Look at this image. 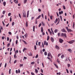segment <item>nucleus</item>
<instances>
[{
	"mask_svg": "<svg viewBox=\"0 0 75 75\" xmlns=\"http://www.w3.org/2000/svg\"><path fill=\"white\" fill-rule=\"evenodd\" d=\"M48 30L49 32V33H50V35H52V33H51V31L49 29H48Z\"/></svg>",
	"mask_w": 75,
	"mask_h": 75,
	"instance_id": "obj_14",
	"label": "nucleus"
},
{
	"mask_svg": "<svg viewBox=\"0 0 75 75\" xmlns=\"http://www.w3.org/2000/svg\"><path fill=\"white\" fill-rule=\"evenodd\" d=\"M8 33L9 34H10V35H11V32H9Z\"/></svg>",
	"mask_w": 75,
	"mask_h": 75,
	"instance_id": "obj_53",
	"label": "nucleus"
},
{
	"mask_svg": "<svg viewBox=\"0 0 75 75\" xmlns=\"http://www.w3.org/2000/svg\"><path fill=\"white\" fill-rule=\"evenodd\" d=\"M53 64L55 66V67H56V68H57V69L58 68V66L57 65V64H56L55 63H54Z\"/></svg>",
	"mask_w": 75,
	"mask_h": 75,
	"instance_id": "obj_7",
	"label": "nucleus"
},
{
	"mask_svg": "<svg viewBox=\"0 0 75 75\" xmlns=\"http://www.w3.org/2000/svg\"><path fill=\"white\" fill-rule=\"evenodd\" d=\"M16 51L15 52V54L14 55V58H16L17 56H16Z\"/></svg>",
	"mask_w": 75,
	"mask_h": 75,
	"instance_id": "obj_12",
	"label": "nucleus"
},
{
	"mask_svg": "<svg viewBox=\"0 0 75 75\" xmlns=\"http://www.w3.org/2000/svg\"><path fill=\"white\" fill-rule=\"evenodd\" d=\"M68 50L69 51V52H71L72 51V50H71L70 49H69Z\"/></svg>",
	"mask_w": 75,
	"mask_h": 75,
	"instance_id": "obj_35",
	"label": "nucleus"
},
{
	"mask_svg": "<svg viewBox=\"0 0 75 75\" xmlns=\"http://www.w3.org/2000/svg\"><path fill=\"white\" fill-rule=\"evenodd\" d=\"M11 20H12V19L11 18H11H10V21L11 22Z\"/></svg>",
	"mask_w": 75,
	"mask_h": 75,
	"instance_id": "obj_58",
	"label": "nucleus"
},
{
	"mask_svg": "<svg viewBox=\"0 0 75 75\" xmlns=\"http://www.w3.org/2000/svg\"><path fill=\"white\" fill-rule=\"evenodd\" d=\"M27 17H28V16H29V11H28L27 12Z\"/></svg>",
	"mask_w": 75,
	"mask_h": 75,
	"instance_id": "obj_9",
	"label": "nucleus"
},
{
	"mask_svg": "<svg viewBox=\"0 0 75 75\" xmlns=\"http://www.w3.org/2000/svg\"><path fill=\"white\" fill-rule=\"evenodd\" d=\"M74 42H75V40H72L68 42L69 43V44H73V43H74Z\"/></svg>",
	"mask_w": 75,
	"mask_h": 75,
	"instance_id": "obj_2",
	"label": "nucleus"
},
{
	"mask_svg": "<svg viewBox=\"0 0 75 75\" xmlns=\"http://www.w3.org/2000/svg\"><path fill=\"white\" fill-rule=\"evenodd\" d=\"M6 66H7V63H6L5 64V68H6Z\"/></svg>",
	"mask_w": 75,
	"mask_h": 75,
	"instance_id": "obj_62",
	"label": "nucleus"
},
{
	"mask_svg": "<svg viewBox=\"0 0 75 75\" xmlns=\"http://www.w3.org/2000/svg\"><path fill=\"white\" fill-rule=\"evenodd\" d=\"M3 4H4V6H6V2H3Z\"/></svg>",
	"mask_w": 75,
	"mask_h": 75,
	"instance_id": "obj_21",
	"label": "nucleus"
},
{
	"mask_svg": "<svg viewBox=\"0 0 75 75\" xmlns=\"http://www.w3.org/2000/svg\"><path fill=\"white\" fill-rule=\"evenodd\" d=\"M28 36V34H27V33H26L24 35V36L25 38H27Z\"/></svg>",
	"mask_w": 75,
	"mask_h": 75,
	"instance_id": "obj_19",
	"label": "nucleus"
},
{
	"mask_svg": "<svg viewBox=\"0 0 75 75\" xmlns=\"http://www.w3.org/2000/svg\"><path fill=\"white\" fill-rule=\"evenodd\" d=\"M2 40H4V36H3L2 38Z\"/></svg>",
	"mask_w": 75,
	"mask_h": 75,
	"instance_id": "obj_64",
	"label": "nucleus"
},
{
	"mask_svg": "<svg viewBox=\"0 0 75 75\" xmlns=\"http://www.w3.org/2000/svg\"><path fill=\"white\" fill-rule=\"evenodd\" d=\"M50 39V37L49 36H47V41H48Z\"/></svg>",
	"mask_w": 75,
	"mask_h": 75,
	"instance_id": "obj_25",
	"label": "nucleus"
},
{
	"mask_svg": "<svg viewBox=\"0 0 75 75\" xmlns=\"http://www.w3.org/2000/svg\"><path fill=\"white\" fill-rule=\"evenodd\" d=\"M59 14H60V15L61 14H63V11H62L61 12V11H59Z\"/></svg>",
	"mask_w": 75,
	"mask_h": 75,
	"instance_id": "obj_13",
	"label": "nucleus"
},
{
	"mask_svg": "<svg viewBox=\"0 0 75 75\" xmlns=\"http://www.w3.org/2000/svg\"><path fill=\"white\" fill-rule=\"evenodd\" d=\"M11 13H9L8 14V16H11Z\"/></svg>",
	"mask_w": 75,
	"mask_h": 75,
	"instance_id": "obj_46",
	"label": "nucleus"
},
{
	"mask_svg": "<svg viewBox=\"0 0 75 75\" xmlns=\"http://www.w3.org/2000/svg\"><path fill=\"white\" fill-rule=\"evenodd\" d=\"M38 55L37 54L36 56L35 57V58H38Z\"/></svg>",
	"mask_w": 75,
	"mask_h": 75,
	"instance_id": "obj_45",
	"label": "nucleus"
},
{
	"mask_svg": "<svg viewBox=\"0 0 75 75\" xmlns=\"http://www.w3.org/2000/svg\"><path fill=\"white\" fill-rule=\"evenodd\" d=\"M41 31L42 33H43V31H44V30H43V28L42 27L41 28Z\"/></svg>",
	"mask_w": 75,
	"mask_h": 75,
	"instance_id": "obj_15",
	"label": "nucleus"
},
{
	"mask_svg": "<svg viewBox=\"0 0 75 75\" xmlns=\"http://www.w3.org/2000/svg\"><path fill=\"white\" fill-rule=\"evenodd\" d=\"M35 72H36L37 73H38V70L37 69H35Z\"/></svg>",
	"mask_w": 75,
	"mask_h": 75,
	"instance_id": "obj_37",
	"label": "nucleus"
},
{
	"mask_svg": "<svg viewBox=\"0 0 75 75\" xmlns=\"http://www.w3.org/2000/svg\"><path fill=\"white\" fill-rule=\"evenodd\" d=\"M9 74H11V69H10L9 71Z\"/></svg>",
	"mask_w": 75,
	"mask_h": 75,
	"instance_id": "obj_40",
	"label": "nucleus"
},
{
	"mask_svg": "<svg viewBox=\"0 0 75 75\" xmlns=\"http://www.w3.org/2000/svg\"><path fill=\"white\" fill-rule=\"evenodd\" d=\"M10 43H8L7 45V47H9V46H10Z\"/></svg>",
	"mask_w": 75,
	"mask_h": 75,
	"instance_id": "obj_48",
	"label": "nucleus"
},
{
	"mask_svg": "<svg viewBox=\"0 0 75 75\" xmlns=\"http://www.w3.org/2000/svg\"><path fill=\"white\" fill-rule=\"evenodd\" d=\"M14 1L15 2V3L18 4V1L17 0H16H16H14Z\"/></svg>",
	"mask_w": 75,
	"mask_h": 75,
	"instance_id": "obj_11",
	"label": "nucleus"
},
{
	"mask_svg": "<svg viewBox=\"0 0 75 75\" xmlns=\"http://www.w3.org/2000/svg\"><path fill=\"white\" fill-rule=\"evenodd\" d=\"M50 18L51 20H52V16H50Z\"/></svg>",
	"mask_w": 75,
	"mask_h": 75,
	"instance_id": "obj_47",
	"label": "nucleus"
},
{
	"mask_svg": "<svg viewBox=\"0 0 75 75\" xmlns=\"http://www.w3.org/2000/svg\"><path fill=\"white\" fill-rule=\"evenodd\" d=\"M45 49H43L42 50L43 52H45Z\"/></svg>",
	"mask_w": 75,
	"mask_h": 75,
	"instance_id": "obj_61",
	"label": "nucleus"
},
{
	"mask_svg": "<svg viewBox=\"0 0 75 75\" xmlns=\"http://www.w3.org/2000/svg\"><path fill=\"white\" fill-rule=\"evenodd\" d=\"M42 25H43V26H44V25H45V23H44L43 21L42 22Z\"/></svg>",
	"mask_w": 75,
	"mask_h": 75,
	"instance_id": "obj_30",
	"label": "nucleus"
},
{
	"mask_svg": "<svg viewBox=\"0 0 75 75\" xmlns=\"http://www.w3.org/2000/svg\"><path fill=\"white\" fill-rule=\"evenodd\" d=\"M57 62H58L59 64L60 62L59 61V60H58V59H57Z\"/></svg>",
	"mask_w": 75,
	"mask_h": 75,
	"instance_id": "obj_39",
	"label": "nucleus"
},
{
	"mask_svg": "<svg viewBox=\"0 0 75 75\" xmlns=\"http://www.w3.org/2000/svg\"><path fill=\"white\" fill-rule=\"evenodd\" d=\"M61 37H65V38H67V35L66 33H62L61 34Z\"/></svg>",
	"mask_w": 75,
	"mask_h": 75,
	"instance_id": "obj_1",
	"label": "nucleus"
},
{
	"mask_svg": "<svg viewBox=\"0 0 75 75\" xmlns=\"http://www.w3.org/2000/svg\"><path fill=\"white\" fill-rule=\"evenodd\" d=\"M23 17H26V15L25 14V11L23 12Z\"/></svg>",
	"mask_w": 75,
	"mask_h": 75,
	"instance_id": "obj_3",
	"label": "nucleus"
},
{
	"mask_svg": "<svg viewBox=\"0 0 75 75\" xmlns=\"http://www.w3.org/2000/svg\"><path fill=\"white\" fill-rule=\"evenodd\" d=\"M17 62V60H15V61L14 62V64H16Z\"/></svg>",
	"mask_w": 75,
	"mask_h": 75,
	"instance_id": "obj_43",
	"label": "nucleus"
},
{
	"mask_svg": "<svg viewBox=\"0 0 75 75\" xmlns=\"http://www.w3.org/2000/svg\"><path fill=\"white\" fill-rule=\"evenodd\" d=\"M27 0H24V4H25V3H27Z\"/></svg>",
	"mask_w": 75,
	"mask_h": 75,
	"instance_id": "obj_22",
	"label": "nucleus"
},
{
	"mask_svg": "<svg viewBox=\"0 0 75 75\" xmlns=\"http://www.w3.org/2000/svg\"><path fill=\"white\" fill-rule=\"evenodd\" d=\"M60 17L61 19V21H62V16L61 15L60 16Z\"/></svg>",
	"mask_w": 75,
	"mask_h": 75,
	"instance_id": "obj_27",
	"label": "nucleus"
},
{
	"mask_svg": "<svg viewBox=\"0 0 75 75\" xmlns=\"http://www.w3.org/2000/svg\"><path fill=\"white\" fill-rule=\"evenodd\" d=\"M25 25L26 27H27L28 26V22H26L25 23Z\"/></svg>",
	"mask_w": 75,
	"mask_h": 75,
	"instance_id": "obj_20",
	"label": "nucleus"
},
{
	"mask_svg": "<svg viewBox=\"0 0 75 75\" xmlns=\"http://www.w3.org/2000/svg\"><path fill=\"white\" fill-rule=\"evenodd\" d=\"M66 71L67 72V73L68 74L69 73V72L68 71V69H66Z\"/></svg>",
	"mask_w": 75,
	"mask_h": 75,
	"instance_id": "obj_49",
	"label": "nucleus"
},
{
	"mask_svg": "<svg viewBox=\"0 0 75 75\" xmlns=\"http://www.w3.org/2000/svg\"><path fill=\"white\" fill-rule=\"evenodd\" d=\"M51 41H52V42H54V39L52 37L51 38Z\"/></svg>",
	"mask_w": 75,
	"mask_h": 75,
	"instance_id": "obj_8",
	"label": "nucleus"
},
{
	"mask_svg": "<svg viewBox=\"0 0 75 75\" xmlns=\"http://www.w3.org/2000/svg\"><path fill=\"white\" fill-rule=\"evenodd\" d=\"M46 42L45 41L44 42V44L45 45H46Z\"/></svg>",
	"mask_w": 75,
	"mask_h": 75,
	"instance_id": "obj_60",
	"label": "nucleus"
},
{
	"mask_svg": "<svg viewBox=\"0 0 75 75\" xmlns=\"http://www.w3.org/2000/svg\"><path fill=\"white\" fill-rule=\"evenodd\" d=\"M61 31L63 32V33H67V31L65 30L64 28H63L61 30Z\"/></svg>",
	"mask_w": 75,
	"mask_h": 75,
	"instance_id": "obj_5",
	"label": "nucleus"
},
{
	"mask_svg": "<svg viewBox=\"0 0 75 75\" xmlns=\"http://www.w3.org/2000/svg\"><path fill=\"white\" fill-rule=\"evenodd\" d=\"M57 32H58V30L57 29H55L54 30V33H56Z\"/></svg>",
	"mask_w": 75,
	"mask_h": 75,
	"instance_id": "obj_29",
	"label": "nucleus"
},
{
	"mask_svg": "<svg viewBox=\"0 0 75 75\" xmlns=\"http://www.w3.org/2000/svg\"><path fill=\"white\" fill-rule=\"evenodd\" d=\"M45 55H47V53L46 52H45L44 53Z\"/></svg>",
	"mask_w": 75,
	"mask_h": 75,
	"instance_id": "obj_41",
	"label": "nucleus"
},
{
	"mask_svg": "<svg viewBox=\"0 0 75 75\" xmlns=\"http://www.w3.org/2000/svg\"><path fill=\"white\" fill-rule=\"evenodd\" d=\"M63 8L64 9V10H65L66 8H65V6H63Z\"/></svg>",
	"mask_w": 75,
	"mask_h": 75,
	"instance_id": "obj_44",
	"label": "nucleus"
},
{
	"mask_svg": "<svg viewBox=\"0 0 75 75\" xmlns=\"http://www.w3.org/2000/svg\"><path fill=\"white\" fill-rule=\"evenodd\" d=\"M67 66L68 68H69V67H71V65L69 64H67Z\"/></svg>",
	"mask_w": 75,
	"mask_h": 75,
	"instance_id": "obj_36",
	"label": "nucleus"
},
{
	"mask_svg": "<svg viewBox=\"0 0 75 75\" xmlns=\"http://www.w3.org/2000/svg\"><path fill=\"white\" fill-rule=\"evenodd\" d=\"M14 25V22H13L12 23V26H13V25Z\"/></svg>",
	"mask_w": 75,
	"mask_h": 75,
	"instance_id": "obj_54",
	"label": "nucleus"
},
{
	"mask_svg": "<svg viewBox=\"0 0 75 75\" xmlns=\"http://www.w3.org/2000/svg\"><path fill=\"white\" fill-rule=\"evenodd\" d=\"M23 64H20V67H23Z\"/></svg>",
	"mask_w": 75,
	"mask_h": 75,
	"instance_id": "obj_42",
	"label": "nucleus"
},
{
	"mask_svg": "<svg viewBox=\"0 0 75 75\" xmlns=\"http://www.w3.org/2000/svg\"><path fill=\"white\" fill-rule=\"evenodd\" d=\"M58 37H59V36H60V33H58Z\"/></svg>",
	"mask_w": 75,
	"mask_h": 75,
	"instance_id": "obj_56",
	"label": "nucleus"
},
{
	"mask_svg": "<svg viewBox=\"0 0 75 75\" xmlns=\"http://www.w3.org/2000/svg\"><path fill=\"white\" fill-rule=\"evenodd\" d=\"M42 17L43 19H44V14H42Z\"/></svg>",
	"mask_w": 75,
	"mask_h": 75,
	"instance_id": "obj_50",
	"label": "nucleus"
},
{
	"mask_svg": "<svg viewBox=\"0 0 75 75\" xmlns=\"http://www.w3.org/2000/svg\"><path fill=\"white\" fill-rule=\"evenodd\" d=\"M40 44H41V42H39L38 44L39 46H40Z\"/></svg>",
	"mask_w": 75,
	"mask_h": 75,
	"instance_id": "obj_57",
	"label": "nucleus"
},
{
	"mask_svg": "<svg viewBox=\"0 0 75 75\" xmlns=\"http://www.w3.org/2000/svg\"><path fill=\"white\" fill-rule=\"evenodd\" d=\"M57 21H58V18H57L56 19L55 21H54L55 23H57Z\"/></svg>",
	"mask_w": 75,
	"mask_h": 75,
	"instance_id": "obj_23",
	"label": "nucleus"
},
{
	"mask_svg": "<svg viewBox=\"0 0 75 75\" xmlns=\"http://www.w3.org/2000/svg\"><path fill=\"white\" fill-rule=\"evenodd\" d=\"M31 74L32 75H34V73L33 72H31Z\"/></svg>",
	"mask_w": 75,
	"mask_h": 75,
	"instance_id": "obj_63",
	"label": "nucleus"
},
{
	"mask_svg": "<svg viewBox=\"0 0 75 75\" xmlns=\"http://www.w3.org/2000/svg\"><path fill=\"white\" fill-rule=\"evenodd\" d=\"M55 48L57 50H59V47L57 45H56Z\"/></svg>",
	"mask_w": 75,
	"mask_h": 75,
	"instance_id": "obj_6",
	"label": "nucleus"
},
{
	"mask_svg": "<svg viewBox=\"0 0 75 75\" xmlns=\"http://www.w3.org/2000/svg\"><path fill=\"white\" fill-rule=\"evenodd\" d=\"M51 55V53H50V52L48 53V54H47L48 56L49 57H50V56Z\"/></svg>",
	"mask_w": 75,
	"mask_h": 75,
	"instance_id": "obj_17",
	"label": "nucleus"
},
{
	"mask_svg": "<svg viewBox=\"0 0 75 75\" xmlns=\"http://www.w3.org/2000/svg\"><path fill=\"white\" fill-rule=\"evenodd\" d=\"M64 58V55L63 54L61 56V58H62V59H63Z\"/></svg>",
	"mask_w": 75,
	"mask_h": 75,
	"instance_id": "obj_16",
	"label": "nucleus"
},
{
	"mask_svg": "<svg viewBox=\"0 0 75 75\" xmlns=\"http://www.w3.org/2000/svg\"><path fill=\"white\" fill-rule=\"evenodd\" d=\"M29 55H30V56H32V53L31 52H30L29 53Z\"/></svg>",
	"mask_w": 75,
	"mask_h": 75,
	"instance_id": "obj_32",
	"label": "nucleus"
},
{
	"mask_svg": "<svg viewBox=\"0 0 75 75\" xmlns=\"http://www.w3.org/2000/svg\"><path fill=\"white\" fill-rule=\"evenodd\" d=\"M66 30H67V31H68V27H66Z\"/></svg>",
	"mask_w": 75,
	"mask_h": 75,
	"instance_id": "obj_52",
	"label": "nucleus"
},
{
	"mask_svg": "<svg viewBox=\"0 0 75 75\" xmlns=\"http://www.w3.org/2000/svg\"><path fill=\"white\" fill-rule=\"evenodd\" d=\"M59 41L60 43H62V42L64 41V40L62 39L61 38L59 39Z\"/></svg>",
	"mask_w": 75,
	"mask_h": 75,
	"instance_id": "obj_4",
	"label": "nucleus"
},
{
	"mask_svg": "<svg viewBox=\"0 0 75 75\" xmlns=\"http://www.w3.org/2000/svg\"><path fill=\"white\" fill-rule=\"evenodd\" d=\"M19 15V16L20 17V18H21V15H20V14L19 13L18 14Z\"/></svg>",
	"mask_w": 75,
	"mask_h": 75,
	"instance_id": "obj_59",
	"label": "nucleus"
},
{
	"mask_svg": "<svg viewBox=\"0 0 75 75\" xmlns=\"http://www.w3.org/2000/svg\"><path fill=\"white\" fill-rule=\"evenodd\" d=\"M23 41L24 42V44H25L27 45V42H25V41L23 40Z\"/></svg>",
	"mask_w": 75,
	"mask_h": 75,
	"instance_id": "obj_24",
	"label": "nucleus"
},
{
	"mask_svg": "<svg viewBox=\"0 0 75 75\" xmlns=\"http://www.w3.org/2000/svg\"><path fill=\"white\" fill-rule=\"evenodd\" d=\"M38 10L39 11V12H41V9L39 8L38 9Z\"/></svg>",
	"mask_w": 75,
	"mask_h": 75,
	"instance_id": "obj_55",
	"label": "nucleus"
},
{
	"mask_svg": "<svg viewBox=\"0 0 75 75\" xmlns=\"http://www.w3.org/2000/svg\"><path fill=\"white\" fill-rule=\"evenodd\" d=\"M31 64L32 65H33L35 64V62H31Z\"/></svg>",
	"mask_w": 75,
	"mask_h": 75,
	"instance_id": "obj_31",
	"label": "nucleus"
},
{
	"mask_svg": "<svg viewBox=\"0 0 75 75\" xmlns=\"http://www.w3.org/2000/svg\"><path fill=\"white\" fill-rule=\"evenodd\" d=\"M5 13H6L5 11H4L2 12V13L3 14H5Z\"/></svg>",
	"mask_w": 75,
	"mask_h": 75,
	"instance_id": "obj_38",
	"label": "nucleus"
},
{
	"mask_svg": "<svg viewBox=\"0 0 75 75\" xmlns=\"http://www.w3.org/2000/svg\"><path fill=\"white\" fill-rule=\"evenodd\" d=\"M34 50H37V47L36 46V45H35Z\"/></svg>",
	"mask_w": 75,
	"mask_h": 75,
	"instance_id": "obj_28",
	"label": "nucleus"
},
{
	"mask_svg": "<svg viewBox=\"0 0 75 75\" xmlns=\"http://www.w3.org/2000/svg\"><path fill=\"white\" fill-rule=\"evenodd\" d=\"M35 24H37V19H35Z\"/></svg>",
	"mask_w": 75,
	"mask_h": 75,
	"instance_id": "obj_34",
	"label": "nucleus"
},
{
	"mask_svg": "<svg viewBox=\"0 0 75 75\" xmlns=\"http://www.w3.org/2000/svg\"><path fill=\"white\" fill-rule=\"evenodd\" d=\"M26 48H24L23 49V52H24V51H25V50H26Z\"/></svg>",
	"mask_w": 75,
	"mask_h": 75,
	"instance_id": "obj_33",
	"label": "nucleus"
},
{
	"mask_svg": "<svg viewBox=\"0 0 75 75\" xmlns=\"http://www.w3.org/2000/svg\"><path fill=\"white\" fill-rule=\"evenodd\" d=\"M41 15H39L37 18H36V20H38V19H39V18H40L41 17Z\"/></svg>",
	"mask_w": 75,
	"mask_h": 75,
	"instance_id": "obj_10",
	"label": "nucleus"
},
{
	"mask_svg": "<svg viewBox=\"0 0 75 75\" xmlns=\"http://www.w3.org/2000/svg\"><path fill=\"white\" fill-rule=\"evenodd\" d=\"M41 25V23H40L39 25V27H40Z\"/></svg>",
	"mask_w": 75,
	"mask_h": 75,
	"instance_id": "obj_51",
	"label": "nucleus"
},
{
	"mask_svg": "<svg viewBox=\"0 0 75 75\" xmlns=\"http://www.w3.org/2000/svg\"><path fill=\"white\" fill-rule=\"evenodd\" d=\"M68 32H69V31L70 32H71V31H72V30H71V29H68V30H67Z\"/></svg>",
	"mask_w": 75,
	"mask_h": 75,
	"instance_id": "obj_26",
	"label": "nucleus"
},
{
	"mask_svg": "<svg viewBox=\"0 0 75 75\" xmlns=\"http://www.w3.org/2000/svg\"><path fill=\"white\" fill-rule=\"evenodd\" d=\"M33 31L34 32V31H35V26L34 25L33 26Z\"/></svg>",
	"mask_w": 75,
	"mask_h": 75,
	"instance_id": "obj_18",
	"label": "nucleus"
}]
</instances>
